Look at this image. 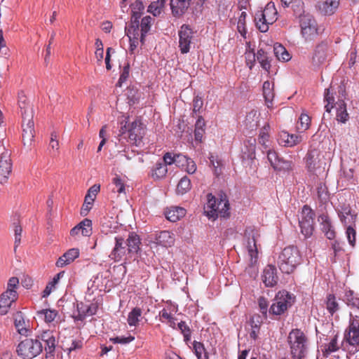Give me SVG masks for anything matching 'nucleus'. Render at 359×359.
<instances>
[{
    "label": "nucleus",
    "mask_w": 359,
    "mask_h": 359,
    "mask_svg": "<svg viewBox=\"0 0 359 359\" xmlns=\"http://www.w3.org/2000/svg\"><path fill=\"white\" fill-rule=\"evenodd\" d=\"M344 338L350 345L359 347V313H350Z\"/></svg>",
    "instance_id": "nucleus-13"
},
{
    "label": "nucleus",
    "mask_w": 359,
    "mask_h": 359,
    "mask_svg": "<svg viewBox=\"0 0 359 359\" xmlns=\"http://www.w3.org/2000/svg\"><path fill=\"white\" fill-rule=\"evenodd\" d=\"M193 346L197 359H209L208 353L206 351L203 343L195 341Z\"/></svg>",
    "instance_id": "nucleus-42"
},
{
    "label": "nucleus",
    "mask_w": 359,
    "mask_h": 359,
    "mask_svg": "<svg viewBox=\"0 0 359 359\" xmlns=\"http://www.w3.org/2000/svg\"><path fill=\"white\" fill-rule=\"evenodd\" d=\"M258 304L259 307L260 312L266 317L267 314V309H268V302L266 298L264 297H260L258 299Z\"/></svg>",
    "instance_id": "nucleus-60"
},
{
    "label": "nucleus",
    "mask_w": 359,
    "mask_h": 359,
    "mask_svg": "<svg viewBox=\"0 0 359 359\" xmlns=\"http://www.w3.org/2000/svg\"><path fill=\"white\" fill-rule=\"evenodd\" d=\"M142 315V310L140 308H134L128 314V323L130 326H137L139 323V318Z\"/></svg>",
    "instance_id": "nucleus-43"
},
{
    "label": "nucleus",
    "mask_w": 359,
    "mask_h": 359,
    "mask_svg": "<svg viewBox=\"0 0 359 359\" xmlns=\"http://www.w3.org/2000/svg\"><path fill=\"white\" fill-rule=\"evenodd\" d=\"M205 122L202 116H199L195 124L194 136L196 141L201 142L205 133Z\"/></svg>",
    "instance_id": "nucleus-39"
},
{
    "label": "nucleus",
    "mask_w": 359,
    "mask_h": 359,
    "mask_svg": "<svg viewBox=\"0 0 359 359\" xmlns=\"http://www.w3.org/2000/svg\"><path fill=\"white\" fill-rule=\"evenodd\" d=\"M134 339H135V337H132V336H129L128 337H113V338L109 339V340L111 341H112L114 344H123L130 343L132 341H133Z\"/></svg>",
    "instance_id": "nucleus-59"
},
{
    "label": "nucleus",
    "mask_w": 359,
    "mask_h": 359,
    "mask_svg": "<svg viewBox=\"0 0 359 359\" xmlns=\"http://www.w3.org/2000/svg\"><path fill=\"white\" fill-rule=\"evenodd\" d=\"M189 158L182 154H177L175 164L178 167H181L182 169L184 168L185 165L188 162Z\"/></svg>",
    "instance_id": "nucleus-63"
},
{
    "label": "nucleus",
    "mask_w": 359,
    "mask_h": 359,
    "mask_svg": "<svg viewBox=\"0 0 359 359\" xmlns=\"http://www.w3.org/2000/svg\"><path fill=\"white\" fill-rule=\"evenodd\" d=\"M287 342L292 359H304L307 353L308 339L299 329H293L289 333Z\"/></svg>",
    "instance_id": "nucleus-4"
},
{
    "label": "nucleus",
    "mask_w": 359,
    "mask_h": 359,
    "mask_svg": "<svg viewBox=\"0 0 359 359\" xmlns=\"http://www.w3.org/2000/svg\"><path fill=\"white\" fill-rule=\"evenodd\" d=\"M132 257V253H128V248L125 240L120 236L115 237V245L109 255L110 259L115 262H118L121 260L130 259Z\"/></svg>",
    "instance_id": "nucleus-16"
},
{
    "label": "nucleus",
    "mask_w": 359,
    "mask_h": 359,
    "mask_svg": "<svg viewBox=\"0 0 359 359\" xmlns=\"http://www.w3.org/2000/svg\"><path fill=\"white\" fill-rule=\"evenodd\" d=\"M126 34L129 39H138L140 41L141 30L140 29V22L138 16L130 20V23L125 28Z\"/></svg>",
    "instance_id": "nucleus-26"
},
{
    "label": "nucleus",
    "mask_w": 359,
    "mask_h": 359,
    "mask_svg": "<svg viewBox=\"0 0 359 359\" xmlns=\"http://www.w3.org/2000/svg\"><path fill=\"white\" fill-rule=\"evenodd\" d=\"M301 34L306 41H313L318 35L316 20L309 15H304L300 19Z\"/></svg>",
    "instance_id": "nucleus-12"
},
{
    "label": "nucleus",
    "mask_w": 359,
    "mask_h": 359,
    "mask_svg": "<svg viewBox=\"0 0 359 359\" xmlns=\"http://www.w3.org/2000/svg\"><path fill=\"white\" fill-rule=\"evenodd\" d=\"M184 170L189 174H194L196 171V165L195 162L189 158Z\"/></svg>",
    "instance_id": "nucleus-64"
},
{
    "label": "nucleus",
    "mask_w": 359,
    "mask_h": 359,
    "mask_svg": "<svg viewBox=\"0 0 359 359\" xmlns=\"http://www.w3.org/2000/svg\"><path fill=\"white\" fill-rule=\"evenodd\" d=\"M269 140V134L268 133L267 128L264 127L261 129L259 137L258 142L260 144H262L265 149L268 148L267 142Z\"/></svg>",
    "instance_id": "nucleus-53"
},
{
    "label": "nucleus",
    "mask_w": 359,
    "mask_h": 359,
    "mask_svg": "<svg viewBox=\"0 0 359 359\" xmlns=\"http://www.w3.org/2000/svg\"><path fill=\"white\" fill-rule=\"evenodd\" d=\"M99 191L100 185L94 184L88 191V193L86 195L84 200L93 203L95 199L96 195Z\"/></svg>",
    "instance_id": "nucleus-56"
},
{
    "label": "nucleus",
    "mask_w": 359,
    "mask_h": 359,
    "mask_svg": "<svg viewBox=\"0 0 359 359\" xmlns=\"http://www.w3.org/2000/svg\"><path fill=\"white\" fill-rule=\"evenodd\" d=\"M154 19L151 16H145L141 20V36H140V42L142 43H144V38L146 34L149 32L151 28V25H152Z\"/></svg>",
    "instance_id": "nucleus-37"
},
{
    "label": "nucleus",
    "mask_w": 359,
    "mask_h": 359,
    "mask_svg": "<svg viewBox=\"0 0 359 359\" xmlns=\"http://www.w3.org/2000/svg\"><path fill=\"white\" fill-rule=\"evenodd\" d=\"M324 101L327 102L325 106V111L330 113L334 107V97L332 93H330V90L329 88L325 89V95H324Z\"/></svg>",
    "instance_id": "nucleus-49"
},
{
    "label": "nucleus",
    "mask_w": 359,
    "mask_h": 359,
    "mask_svg": "<svg viewBox=\"0 0 359 359\" xmlns=\"http://www.w3.org/2000/svg\"><path fill=\"white\" fill-rule=\"evenodd\" d=\"M278 277L274 265H267L263 271L262 280L266 287H273L278 283Z\"/></svg>",
    "instance_id": "nucleus-23"
},
{
    "label": "nucleus",
    "mask_w": 359,
    "mask_h": 359,
    "mask_svg": "<svg viewBox=\"0 0 359 359\" xmlns=\"http://www.w3.org/2000/svg\"><path fill=\"white\" fill-rule=\"evenodd\" d=\"M257 60L260 63L262 67L266 71L269 72L271 64L266 55V53L262 50L259 49L257 53Z\"/></svg>",
    "instance_id": "nucleus-44"
},
{
    "label": "nucleus",
    "mask_w": 359,
    "mask_h": 359,
    "mask_svg": "<svg viewBox=\"0 0 359 359\" xmlns=\"http://www.w3.org/2000/svg\"><path fill=\"white\" fill-rule=\"evenodd\" d=\"M18 105L22 115V140L24 144H30L34 137V110L23 92L18 94Z\"/></svg>",
    "instance_id": "nucleus-1"
},
{
    "label": "nucleus",
    "mask_w": 359,
    "mask_h": 359,
    "mask_svg": "<svg viewBox=\"0 0 359 359\" xmlns=\"http://www.w3.org/2000/svg\"><path fill=\"white\" fill-rule=\"evenodd\" d=\"M113 183L116 188V192L118 194L125 192V184L123 180L118 176L113 179Z\"/></svg>",
    "instance_id": "nucleus-61"
},
{
    "label": "nucleus",
    "mask_w": 359,
    "mask_h": 359,
    "mask_svg": "<svg viewBox=\"0 0 359 359\" xmlns=\"http://www.w3.org/2000/svg\"><path fill=\"white\" fill-rule=\"evenodd\" d=\"M125 242L128 248V253H132L133 255L137 253L141 242L137 234L133 233H130Z\"/></svg>",
    "instance_id": "nucleus-30"
},
{
    "label": "nucleus",
    "mask_w": 359,
    "mask_h": 359,
    "mask_svg": "<svg viewBox=\"0 0 359 359\" xmlns=\"http://www.w3.org/2000/svg\"><path fill=\"white\" fill-rule=\"evenodd\" d=\"M79 250L78 248H72L65 252L58 258L56 262L57 267H64L65 266L73 262L79 256Z\"/></svg>",
    "instance_id": "nucleus-24"
},
{
    "label": "nucleus",
    "mask_w": 359,
    "mask_h": 359,
    "mask_svg": "<svg viewBox=\"0 0 359 359\" xmlns=\"http://www.w3.org/2000/svg\"><path fill=\"white\" fill-rule=\"evenodd\" d=\"M165 4V0H156L153 1L148 7V12L154 16H159L162 13Z\"/></svg>",
    "instance_id": "nucleus-41"
},
{
    "label": "nucleus",
    "mask_w": 359,
    "mask_h": 359,
    "mask_svg": "<svg viewBox=\"0 0 359 359\" xmlns=\"http://www.w3.org/2000/svg\"><path fill=\"white\" fill-rule=\"evenodd\" d=\"M39 315H43L46 323H52L56 318L57 312L55 310L42 309L38 311Z\"/></svg>",
    "instance_id": "nucleus-51"
},
{
    "label": "nucleus",
    "mask_w": 359,
    "mask_h": 359,
    "mask_svg": "<svg viewBox=\"0 0 359 359\" xmlns=\"http://www.w3.org/2000/svg\"><path fill=\"white\" fill-rule=\"evenodd\" d=\"M311 126V118L310 116L305 114L302 113L297 121L296 128L299 132H304L307 130Z\"/></svg>",
    "instance_id": "nucleus-40"
},
{
    "label": "nucleus",
    "mask_w": 359,
    "mask_h": 359,
    "mask_svg": "<svg viewBox=\"0 0 359 359\" xmlns=\"http://www.w3.org/2000/svg\"><path fill=\"white\" fill-rule=\"evenodd\" d=\"M205 209L209 218L215 219L218 217L227 218L230 216L229 200L226 195L222 192L218 195L217 198L209 194Z\"/></svg>",
    "instance_id": "nucleus-2"
},
{
    "label": "nucleus",
    "mask_w": 359,
    "mask_h": 359,
    "mask_svg": "<svg viewBox=\"0 0 359 359\" xmlns=\"http://www.w3.org/2000/svg\"><path fill=\"white\" fill-rule=\"evenodd\" d=\"M330 49L326 41L318 43L314 48L311 63L314 69L320 67L324 65L330 56Z\"/></svg>",
    "instance_id": "nucleus-15"
},
{
    "label": "nucleus",
    "mask_w": 359,
    "mask_h": 359,
    "mask_svg": "<svg viewBox=\"0 0 359 359\" xmlns=\"http://www.w3.org/2000/svg\"><path fill=\"white\" fill-rule=\"evenodd\" d=\"M155 240L157 244L166 248L172 246L175 241L174 233L168 231H163L156 234Z\"/></svg>",
    "instance_id": "nucleus-27"
},
{
    "label": "nucleus",
    "mask_w": 359,
    "mask_h": 359,
    "mask_svg": "<svg viewBox=\"0 0 359 359\" xmlns=\"http://www.w3.org/2000/svg\"><path fill=\"white\" fill-rule=\"evenodd\" d=\"M325 304L326 309L332 316L340 309L339 303L334 294H330L327 296Z\"/></svg>",
    "instance_id": "nucleus-35"
},
{
    "label": "nucleus",
    "mask_w": 359,
    "mask_h": 359,
    "mask_svg": "<svg viewBox=\"0 0 359 359\" xmlns=\"http://www.w3.org/2000/svg\"><path fill=\"white\" fill-rule=\"evenodd\" d=\"M304 160L308 171L313 173L324 170L327 165L325 155L317 149L308 151Z\"/></svg>",
    "instance_id": "nucleus-9"
},
{
    "label": "nucleus",
    "mask_w": 359,
    "mask_h": 359,
    "mask_svg": "<svg viewBox=\"0 0 359 359\" xmlns=\"http://www.w3.org/2000/svg\"><path fill=\"white\" fill-rule=\"evenodd\" d=\"M339 349L337 343V336L335 335L332 340L325 346V352L327 354L334 352Z\"/></svg>",
    "instance_id": "nucleus-57"
},
{
    "label": "nucleus",
    "mask_w": 359,
    "mask_h": 359,
    "mask_svg": "<svg viewBox=\"0 0 359 359\" xmlns=\"http://www.w3.org/2000/svg\"><path fill=\"white\" fill-rule=\"evenodd\" d=\"M344 302L348 307L359 309V294L355 293L353 290L346 291Z\"/></svg>",
    "instance_id": "nucleus-33"
},
{
    "label": "nucleus",
    "mask_w": 359,
    "mask_h": 359,
    "mask_svg": "<svg viewBox=\"0 0 359 359\" xmlns=\"http://www.w3.org/2000/svg\"><path fill=\"white\" fill-rule=\"evenodd\" d=\"M177 327L179 330L181 331L182 334L184 336V341H189L191 339V332L189 327L187 325L184 321H181L178 323Z\"/></svg>",
    "instance_id": "nucleus-55"
},
{
    "label": "nucleus",
    "mask_w": 359,
    "mask_h": 359,
    "mask_svg": "<svg viewBox=\"0 0 359 359\" xmlns=\"http://www.w3.org/2000/svg\"><path fill=\"white\" fill-rule=\"evenodd\" d=\"M341 222L346 226L348 225L355 226L356 215L351 213L350 206H344L339 212Z\"/></svg>",
    "instance_id": "nucleus-29"
},
{
    "label": "nucleus",
    "mask_w": 359,
    "mask_h": 359,
    "mask_svg": "<svg viewBox=\"0 0 359 359\" xmlns=\"http://www.w3.org/2000/svg\"><path fill=\"white\" fill-rule=\"evenodd\" d=\"M190 1L191 0H171L170 8L173 15H182L189 7Z\"/></svg>",
    "instance_id": "nucleus-25"
},
{
    "label": "nucleus",
    "mask_w": 359,
    "mask_h": 359,
    "mask_svg": "<svg viewBox=\"0 0 359 359\" xmlns=\"http://www.w3.org/2000/svg\"><path fill=\"white\" fill-rule=\"evenodd\" d=\"M191 189V181L187 177H183L177 186V192L180 194L187 193Z\"/></svg>",
    "instance_id": "nucleus-47"
},
{
    "label": "nucleus",
    "mask_w": 359,
    "mask_h": 359,
    "mask_svg": "<svg viewBox=\"0 0 359 359\" xmlns=\"http://www.w3.org/2000/svg\"><path fill=\"white\" fill-rule=\"evenodd\" d=\"M273 52L277 59L280 61L287 62L291 58L290 53L280 43L274 44Z\"/></svg>",
    "instance_id": "nucleus-36"
},
{
    "label": "nucleus",
    "mask_w": 359,
    "mask_h": 359,
    "mask_svg": "<svg viewBox=\"0 0 359 359\" xmlns=\"http://www.w3.org/2000/svg\"><path fill=\"white\" fill-rule=\"evenodd\" d=\"M168 172L167 166L163 162H157L151 170V177L155 180L164 177Z\"/></svg>",
    "instance_id": "nucleus-38"
},
{
    "label": "nucleus",
    "mask_w": 359,
    "mask_h": 359,
    "mask_svg": "<svg viewBox=\"0 0 359 359\" xmlns=\"http://www.w3.org/2000/svg\"><path fill=\"white\" fill-rule=\"evenodd\" d=\"M185 213L186 210L182 208L171 207L165 212V217L169 221L175 222L183 217Z\"/></svg>",
    "instance_id": "nucleus-32"
},
{
    "label": "nucleus",
    "mask_w": 359,
    "mask_h": 359,
    "mask_svg": "<svg viewBox=\"0 0 359 359\" xmlns=\"http://www.w3.org/2000/svg\"><path fill=\"white\" fill-rule=\"evenodd\" d=\"M14 324L17 331L22 335H27L29 331L27 327V324L25 320L23 314L20 311H18L14 315Z\"/></svg>",
    "instance_id": "nucleus-31"
},
{
    "label": "nucleus",
    "mask_w": 359,
    "mask_h": 359,
    "mask_svg": "<svg viewBox=\"0 0 359 359\" xmlns=\"http://www.w3.org/2000/svg\"><path fill=\"white\" fill-rule=\"evenodd\" d=\"M65 346V351L70 353L72 351H75L77 349H81L83 346V342L81 340L79 339H71V344Z\"/></svg>",
    "instance_id": "nucleus-58"
},
{
    "label": "nucleus",
    "mask_w": 359,
    "mask_h": 359,
    "mask_svg": "<svg viewBox=\"0 0 359 359\" xmlns=\"http://www.w3.org/2000/svg\"><path fill=\"white\" fill-rule=\"evenodd\" d=\"M19 285V280L17 277H11L8 282L7 289L0 296V314L6 315L8 313L13 303L18 297L16 291Z\"/></svg>",
    "instance_id": "nucleus-6"
},
{
    "label": "nucleus",
    "mask_w": 359,
    "mask_h": 359,
    "mask_svg": "<svg viewBox=\"0 0 359 359\" xmlns=\"http://www.w3.org/2000/svg\"><path fill=\"white\" fill-rule=\"evenodd\" d=\"M131 20H134L135 17L138 16V20L141 17L142 11L144 10V6L141 1L136 0L134 3L131 4Z\"/></svg>",
    "instance_id": "nucleus-48"
},
{
    "label": "nucleus",
    "mask_w": 359,
    "mask_h": 359,
    "mask_svg": "<svg viewBox=\"0 0 359 359\" xmlns=\"http://www.w3.org/2000/svg\"><path fill=\"white\" fill-rule=\"evenodd\" d=\"M263 95L266 102H271L274 97L273 86L269 81H266L262 86Z\"/></svg>",
    "instance_id": "nucleus-45"
},
{
    "label": "nucleus",
    "mask_w": 359,
    "mask_h": 359,
    "mask_svg": "<svg viewBox=\"0 0 359 359\" xmlns=\"http://www.w3.org/2000/svg\"><path fill=\"white\" fill-rule=\"evenodd\" d=\"M80 233L83 236H90L92 234V221L90 219H84L70 231V236L72 237H76Z\"/></svg>",
    "instance_id": "nucleus-22"
},
{
    "label": "nucleus",
    "mask_w": 359,
    "mask_h": 359,
    "mask_svg": "<svg viewBox=\"0 0 359 359\" xmlns=\"http://www.w3.org/2000/svg\"><path fill=\"white\" fill-rule=\"evenodd\" d=\"M267 158L271 165L275 170L290 172L294 169V162L292 160H286L279 156L275 150L269 149L267 151Z\"/></svg>",
    "instance_id": "nucleus-14"
},
{
    "label": "nucleus",
    "mask_w": 359,
    "mask_h": 359,
    "mask_svg": "<svg viewBox=\"0 0 359 359\" xmlns=\"http://www.w3.org/2000/svg\"><path fill=\"white\" fill-rule=\"evenodd\" d=\"M302 257L298 248L294 245L285 248L278 256L277 264L280 270L285 273H292L300 264Z\"/></svg>",
    "instance_id": "nucleus-3"
},
{
    "label": "nucleus",
    "mask_w": 359,
    "mask_h": 359,
    "mask_svg": "<svg viewBox=\"0 0 359 359\" xmlns=\"http://www.w3.org/2000/svg\"><path fill=\"white\" fill-rule=\"evenodd\" d=\"M292 8L294 14L300 18L304 15L302 14L304 12V4L302 1L294 0L292 4Z\"/></svg>",
    "instance_id": "nucleus-52"
},
{
    "label": "nucleus",
    "mask_w": 359,
    "mask_h": 359,
    "mask_svg": "<svg viewBox=\"0 0 359 359\" xmlns=\"http://www.w3.org/2000/svg\"><path fill=\"white\" fill-rule=\"evenodd\" d=\"M194 32L189 25H183L178 32L179 48L182 54L189 52L192 39L194 38Z\"/></svg>",
    "instance_id": "nucleus-17"
},
{
    "label": "nucleus",
    "mask_w": 359,
    "mask_h": 359,
    "mask_svg": "<svg viewBox=\"0 0 359 359\" xmlns=\"http://www.w3.org/2000/svg\"><path fill=\"white\" fill-rule=\"evenodd\" d=\"M315 214L307 205H304L299 217V225L301 233L305 238H309L314 231L313 221Z\"/></svg>",
    "instance_id": "nucleus-10"
},
{
    "label": "nucleus",
    "mask_w": 359,
    "mask_h": 359,
    "mask_svg": "<svg viewBox=\"0 0 359 359\" xmlns=\"http://www.w3.org/2000/svg\"><path fill=\"white\" fill-rule=\"evenodd\" d=\"M129 73H130V66L128 64L125 67H123V69L121 72V74L120 75L118 83L121 86V83L125 82L128 78L129 77Z\"/></svg>",
    "instance_id": "nucleus-62"
},
{
    "label": "nucleus",
    "mask_w": 359,
    "mask_h": 359,
    "mask_svg": "<svg viewBox=\"0 0 359 359\" xmlns=\"http://www.w3.org/2000/svg\"><path fill=\"white\" fill-rule=\"evenodd\" d=\"M245 57L246 61V65L251 69L255 62L257 58V54L255 53L254 50L250 49H248L245 53Z\"/></svg>",
    "instance_id": "nucleus-54"
},
{
    "label": "nucleus",
    "mask_w": 359,
    "mask_h": 359,
    "mask_svg": "<svg viewBox=\"0 0 359 359\" xmlns=\"http://www.w3.org/2000/svg\"><path fill=\"white\" fill-rule=\"evenodd\" d=\"M339 4L340 0H325L319 4V10L325 15H332L337 11Z\"/></svg>",
    "instance_id": "nucleus-28"
},
{
    "label": "nucleus",
    "mask_w": 359,
    "mask_h": 359,
    "mask_svg": "<svg viewBox=\"0 0 359 359\" xmlns=\"http://www.w3.org/2000/svg\"><path fill=\"white\" fill-rule=\"evenodd\" d=\"M294 297L287 291L278 292L269 309V313L280 316L284 313L294 303Z\"/></svg>",
    "instance_id": "nucleus-8"
},
{
    "label": "nucleus",
    "mask_w": 359,
    "mask_h": 359,
    "mask_svg": "<svg viewBox=\"0 0 359 359\" xmlns=\"http://www.w3.org/2000/svg\"><path fill=\"white\" fill-rule=\"evenodd\" d=\"M302 136L297 134H290L286 131H281L278 134V142L280 145L286 147H292L302 141Z\"/></svg>",
    "instance_id": "nucleus-21"
},
{
    "label": "nucleus",
    "mask_w": 359,
    "mask_h": 359,
    "mask_svg": "<svg viewBox=\"0 0 359 359\" xmlns=\"http://www.w3.org/2000/svg\"><path fill=\"white\" fill-rule=\"evenodd\" d=\"M12 171L11 154L6 150L0 155V183H6Z\"/></svg>",
    "instance_id": "nucleus-19"
},
{
    "label": "nucleus",
    "mask_w": 359,
    "mask_h": 359,
    "mask_svg": "<svg viewBox=\"0 0 359 359\" xmlns=\"http://www.w3.org/2000/svg\"><path fill=\"white\" fill-rule=\"evenodd\" d=\"M43 349L42 343L36 338H26L22 340L18 347L17 353L23 359H33L39 355Z\"/></svg>",
    "instance_id": "nucleus-7"
},
{
    "label": "nucleus",
    "mask_w": 359,
    "mask_h": 359,
    "mask_svg": "<svg viewBox=\"0 0 359 359\" xmlns=\"http://www.w3.org/2000/svg\"><path fill=\"white\" fill-rule=\"evenodd\" d=\"M40 341L44 343V350L47 355H53L55 353L57 340L53 331L46 330L37 336Z\"/></svg>",
    "instance_id": "nucleus-20"
},
{
    "label": "nucleus",
    "mask_w": 359,
    "mask_h": 359,
    "mask_svg": "<svg viewBox=\"0 0 359 359\" xmlns=\"http://www.w3.org/2000/svg\"><path fill=\"white\" fill-rule=\"evenodd\" d=\"M128 133L130 143L138 145L145 135V127L140 121L136 120L129 126Z\"/></svg>",
    "instance_id": "nucleus-18"
},
{
    "label": "nucleus",
    "mask_w": 359,
    "mask_h": 359,
    "mask_svg": "<svg viewBox=\"0 0 359 359\" xmlns=\"http://www.w3.org/2000/svg\"><path fill=\"white\" fill-rule=\"evenodd\" d=\"M13 228L14 236H15L14 250H15L16 248H18V246L21 243V238H22V228L21 224L20 223L19 220H18L16 222H13Z\"/></svg>",
    "instance_id": "nucleus-46"
},
{
    "label": "nucleus",
    "mask_w": 359,
    "mask_h": 359,
    "mask_svg": "<svg viewBox=\"0 0 359 359\" xmlns=\"http://www.w3.org/2000/svg\"><path fill=\"white\" fill-rule=\"evenodd\" d=\"M346 237H347L349 244L352 247H354L355 245V237H356L355 226H353V225L346 226Z\"/></svg>",
    "instance_id": "nucleus-50"
},
{
    "label": "nucleus",
    "mask_w": 359,
    "mask_h": 359,
    "mask_svg": "<svg viewBox=\"0 0 359 359\" xmlns=\"http://www.w3.org/2000/svg\"><path fill=\"white\" fill-rule=\"evenodd\" d=\"M337 120L341 123H346L348 118L349 115L347 112L346 104L342 100H339L337 103Z\"/></svg>",
    "instance_id": "nucleus-34"
},
{
    "label": "nucleus",
    "mask_w": 359,
    "mask_h": 359,
    "mask_svg": "<svg viewBox=\"0 0 359 359\" xmlns=\"http://www.w3.org/2000/svg\"><path fill=\"white\" fill-rule=\"evenodd\" d=\"M259 236L258 231L255 227H248L245 231V238L247 239L246 248L250 257V265L255 264L257 261L258 248L257 242Z\"/></svg>",
    "instance_id": "nucleus-11"
},
{
    "label": "nucleus",
    "mask_w": 359,
    "mask_h": 359,
    "mask_svg": "<svg viewBox=\"0 0 359 359\" xmlns=\"http://www.w3.org/2000/svg\"><path fill=\"white\" fill-rule=\"evenodd\" d=\"M277 19L278 11L273 2L268 3L263 10L257 11L255 15L256 27L261 32H267L269 25L273 24Z\"/></svg>",
    "instance_id": "nucleus-5"
}]
</instances>
